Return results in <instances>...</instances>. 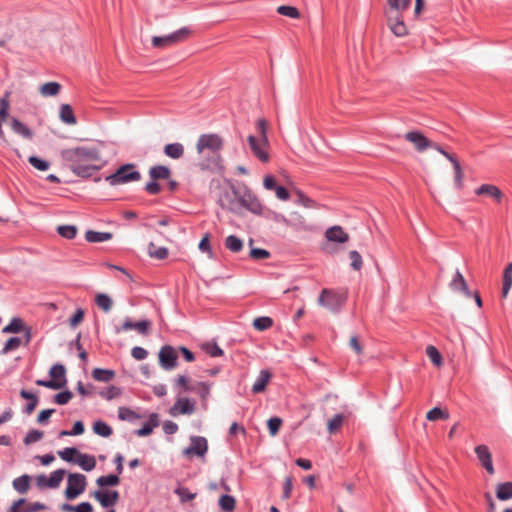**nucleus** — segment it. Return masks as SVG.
<instances>
[{
    "mask_svg": "<svg viewBox=\"0 0 512 512\" xmlns=\"http://www.w3.org/2000/svg\"><path fill=\"white\" fill-rule=\"evenodd\" d=\"M27 325L25 324L24 320L20 317H13L10 322L2 329V333L8 334H17L21 333L23 330H25V327Z\"/></svg>",
    "mask_w": 512,
    "mask_h": 512,
    "instance_id": "c756f323",
    "label": "nucleus"
},
{
    "mask_svg": "<svg viewBox=\"0 0 512 512\" xmlns=\"http://www.w3.org/2000/svg\"><path fill=\"white\" fill-rule=\"evenodd\" d=\"M75 462L85 471H91L96 466V459L92 455L79 452Z\"/></svg>",
    "mask_w": 512,
    "mask_h": 512,
    "instance_id": "473e14b6",
    "label": "nucleus"
},
{
    "mask_svg": "<svg viewBox=\"0 0 512 512\" xmlns=\"http://www.w3.org/2000/svg\"><path fill=\"white\" fill-rule=\"evenodd\" d=\"M62 89V85L56 81H50L42 84L39 88V92L44 97H53L59 94Z\"/></svg>",
    "mask_w": 512,
    "mask_h": 512,
    "instance_id": "7c9ffc66",
    "label": "nucleus"
},
{
    "mask_svg": "<svg viewBox=\"0 0 512 512\" xmlns=\"http://www.w3.org/2000/svg\"><path fill=\"white\" fill-rule=\"evenodd\" d=\"M250 257L254 260H265L270 258V252L264 248L251 247Z\"/></svg>",
    "mask_w": 512,
    "mask_h": 512,
    "instance_id": "052dcab7",
    "label": "nucleus"
},
{
    "mask_svg": "<svg viewBox=\"0 0 512 512\" xmlns=\"http://www.w3.org/2000/svg\"><path fill=\"white\" fill-rule=\"evenodd\" d=\"M426 354L435 366L439 367L443 364V357L435 346L428 345L426 347Z\"/></svg>",
    "mask_w": 512,
    "mask_h": 512,
    "instance_id": "de8ad7c7",
    "label": "nucleus"
},
{
    "mask_svg": "<svg viewBox=\"0 0 512 512\" xmlns=\"http://www.w3.org/2000/svg\"><path fill=\"white\" fill-rule=\"evenodd\" d=\"M277 13L292 19H297L300 17V12L295 6L290 5H280L277 8Z\"/></svg>",
    "mask_w": 512,
    "mask_h": 512,
    "instance_id": "09e8293b",
    "label": "nucleus"
},
{
    "mask_svg": "<svg viewBox=\"0 0 512 512\" xmlns=\"http://www.w3.org/2000/svg\"><path fill=\"white\" fill-rule=\"evenodd\" d=\"M426 418L429 421H437L440 419L446 420L449 418V414L448 412L442 410L439 407H434L433 409L427 412Z\"/></svg>",
    "mask_w": 512,
    "mask_h": 512,
    "instance_id": "864d4df0",
    "label": "nucleus"
},
{
    "mask_svg": "<svg viewBox=\"0 0 512 512\" xmlns=\"http://www.w3.org/2000/svg\"><path fill=\"white\" fill-rule=\"evenodd\" d=\"M115 377V371L109 368H94L92 378L97 382H109Z\"/></svg>",
    "mask_w": 512,
    "mask_h": 512,
    "instance_id": "bb28decb",
    "label": "nucleus"
},
{
    "mask_svg": "<svg viewBox=\"0 0 512 512\" xmlns=\"http://www.w3.org/2000/svg\"><path fill=\"white\" fill-rule=\"evenodd\" d=\"M9 512H30L29 503L26 499L21 498L12 504Z\"/></svg>",
    "mask_w": 512,
    "mask_h": 512,
    "instance_id": "0e129e2a",
    "label": "nucleus"
},
{
    "mask_svg": "<svg viewBox=\"0 0 512 512\" xmlns=\"http://www.w3.org/2000/svg\"><path fill=\"white\" fill-rule=\"evenodd\" d=\"M219 506L224 511H233L236 506L234 497L230 495H223L219 499Z\"/></svg>",
    "mask_w": 512,
    "mask_h": 512,
    "instance_id": "13d9d810",
    "label": "nucleus"
},
{
    "mask_svg": "<svg viewBox=\"0 0 512 512\" xmlns=\"http://www.w3.org/2000/svg\"><path fill=\"white\" fill-rule=\"evenodd\" d=\"M79 451L73 447H67L62 451L58 452L59 457L67 462H75V459L78 456Z\"/></svg>",
    "mask_w": 512,
    "mask_h": 512,
    "instance_id": "6e6d98bb",
    "label": "nucleus"
},
{
    "mask_svg": "<svg viewBox=\"0 0 512 512\" xmlns=\"http://www.w3.org/2000/svg\"><path fill=\"white\" fill-rule=\"evenodd\" d=\"M404 139L408 142H411L415 149L418 152H424L428 148H431L433 145V142L429 140L421 131L419 130H412L408 131L404 135Z\"/></svg>",
    "mask_w": 512,
    "mask_h": 512,
    "instance_id": "f8f14e48",
    "label": "nucleus"
},
{
    "mask_svg": "<svg viewBox=\"0 0 512 512\" xmlns=\"http://www.w3.org/2000/svg\"><path fill=\"white\" fill-rule=\"evenodd\" d=\"M217 204L224 210L238 213L237 200L232 197L231 190L224 189L218 197Z\"/></svg>",
    "mask_w": 512,
    "mask_h": 512,
    "instance_id": "dca6fc26",
    "label": "nucleus"
},
{
    "mask_svg": "<svg viewBox=\"0 0 512 512\" xmlns=\"http://www.w3.org/2000/svg\"><path fill=\"white\" fill-rule=\"evenodd\" d=\"M43 432L42 431H39V430H31L28 432V434L26 435L25 439H24V443L26 445H30L32 443H35L39 440L42 439L43 437Z\"/></svg>",
    "mask_w": 512,
    "mask_h": 512,
    "instance_id": "774afa93",
    "label": "nucleus"
},
{
    "mask_svg": "<svg viewBox=\"0 0 512 512\" xmlns=\"http://www.w3.org/2000/svg\"><path fill=\"white\" fill-rule=\"evenodd\" d=\"M65 474H66V471L64 469H58V470H55L54 472H52L47 481L48 488L59 487Z\"/></svg>",
    "mask_w": 512,
    "mask_h": 512,
    "instance_id": "49530a36",
    "label": "nucleus"
},
{
    "mask_svg": "<svg viewBox=\"0 0 512 512\" xmlns=\"http://www.w3.org/2000/svg\"><path fill=\"white\" fill-rule=\"evenodd\" d=\"M158 424L159 422L157 415L152 414L149 418V421L146 424H144V426L141 429L137 430L136 434L139 437L148 436L152 433L153 429L158 426Z\"/></svg>",
    "mask_w": 512,
    "mask_h": 512,
    "instance_id": "4c0bfd02",
    "label": "nucleus"
},
{
    "mask_svg": "<svg viewBox=\"0 0 512 512\" xmlns=\"http://www.w3.org/2000/svg\"><path fill=\"white\" fill-rule=\"evenodd\" d=\"M49 380L52 384H67L66 367L62 363H55L49 370Z\"/></svg>",
    "mask_w": 512,
    "mask_h": 512,
    "instance_id": "a211bd4d",
    "label": "nucleus"
},
{
    "mask_svg": "<svg viewBox=\"0 0 512 512\" xmlns=\"http://www.w3.org/2000/svg\"><path fill=\"white\" fill-rule=\"evenodd\" d=\"M86 477L80 473H71L68 475L65 497L67 500H74L86 489Z\"/></svg>",
    "mask_w": 512,
    "mask_h": 512,
    "instance_id": "0eeeda50",
    "label": "nucleus"
},
{
    "mask_svg": "<svg viewBox=\"0 0 512 512\" xmlns=\"http://www.w3.org/2000/svg\"><path fill=\"white\" fill-rule=\"evenodd\" d=\"M207 440L204 437L195 436L191 438V444L185 449L184 453L187 455L195 454L203 456L207 451Z\"/></svg>",
    "mask_w": 512,
    "mask_h": 512,
    "instance_id": "6ab92c4d",
    "label": "nucleus"
},
{
    "mask_svg": "<svg viewBox=\"0 0 512 512\" xmlns=\"http://www.w3.org/2000/svg\"><path fill=\"white\" fill-rule=\"evenodd\" d=\"M346 417L343 414H336L333 418L328 420L327 429L330 434H336L343 426Z\"/></svg>",
    "mask_w": 512,
    "mask_h": 512,
    "instance_id": "c9c22d12",
    "label": "nucleus"
},
{
    "mask_svg": "<svg viewBox=\"0 0 512 512\" xmlns=\"http://www.w3.org/2000/svg\"><path fill=\"white\" fill-rule=\"evenodd\" d=\"M60 158L67 168L83 179L91 178L105 164V162L93 164L102 160L97 147L78 146L62 149Z\"/></svg>",
    "mask_w": 512,
    "mask_h": 512,
    "instance_id": "f257e3e1",
    "label": "nucleus"
},
{
    "mask_svg": "<svg viewBox=\"0 0 512 512\" xmlns=\"http://www.w3.org/2000/svg\"><path fill=\"white\" fill-rule=\"evenodd\" d=\"M200 349L212 358L224 356V350L214 339L201 343Z\"/></svg>",
    "mask_w": 512,
    "mask_h": 512,
    "instance_id": "b1692460",
    "label": "nucleus"
},
{
    "mask_svg": "<svg viewBox=\"0 0 512 512\" xmlns=\"http://www.w3.org/2000/svg\"><path fill=\"white\" fill-rule=\"evenodd\" d=\"M148 255L151 258H155L158 260H164L169 255V250L167 247H157L153 242L148 244Z\"/></svg>",
    "mask_w": 512,
    "mask_h": 512,
    "instance_id": "72a5a7b5",
    "label": "nucleus"
},
{
    "mask_svg": "<svg viewBox=\"0 0 512 512\" xmlns=\"http://www.w3.org/2000/svg\"><path fill=\"white\" fill-rule=\"evenodd\" d=\"M210 237H211L210 233H208V232L205 233L199 242L198 248L201 252L208 253L209 257L212 258L213 251H212V247L210 244Z\"/></svg>",
    "mask_w": 512,
    "mask_h": 512,
    "instance_id": "4d7b16f0",
    "label": "nucleus"
},
{
    "mask_svg": "<svg viewBox=\"0 0 512 512\" xmlns=\"http://www.w3.org/2000/svg\"><path fill=\"white\" fill-rule=\"evenodd\" d=\"M93 497L98 500L102 507L107 508L115 505L119 500V493L117 491L104 492L101 490L95 491Z\"/></svg>",
    "mask_w": 512,
    "mask_h": 512,
    "instance_id": "f3484780",
    "label": "nucleus"
},
{
    "mask_svg": "<svg viewBox=\"0 0 512 512\" xmlns=\"http://www.w3.org/2000/svg\"><path fill=\"white\" fill-rule=\"evenodd\" d=\"M192 34V30L189 27H182L168 35L164 36H153L152 46L154 48H167L178 43L184 42Z\"/></svg>",
    "mask_w": 512,
    "mask_h": 512,
    "instance_id": "423d86ee",
    "label": "nucleus"
},
{
    "mask_svg": "<svg viewBox=\"0 0 512 512\" xmlns=\"http://www.w3.org/2000/svg\"><path fill=\"white\" fill-rule=\"evenodd\" d=\"M158 362L162 369L173 370L178 365V352L175 347L169 344L163 345L158 353Z\"/></svg>",
    "mask_w": 512,
    "mask_h": 512,
    "instance_id": "9b49d317",
    "label": "nucleus"
},
{
    "mask_svg": "<svg viewBox=\"0 0 512 512\" xmlns=\"http://www.w3.org/2000/svg\"><path fill=\"white\" fill-rule=\"evenodd\" d=\"M349 258L351 260V267L353 270L355 271H359L361 270L362 266H363V260H362V256L360 255V253L356 250H352L349 252Z\"/></svg>",
    "mask_w": 512,
    "mask_h": 512,
    "instance_id": "680f3d73",
    "label": "nucleus"
},
{
    "mask_svg": "<svg viewBox=\"0 0 512 512\" xmlns=\"http://www.w3.org/2000/svg\"><path fill=\"white\" fill-rule=\"evenodd\" d=\"M496 496L499 500L512 498V482H505L497 485Z\"/></svg>",
    "mask_w": 512,
    "mask_h": 512,
    "instance_id": "ea45409f",
    "label": "nucleus"
},
{
    "mask_svg": "<svg viewBox=\"0 0 512 512\" xmlns=\"http://www.w3.org/2000/svg\"><path fill=\"white\" fill-rule=\"evenodd\" d=\"M225 182L228 184L230 190H231V195L233 198H236L237 200V207L239 208V198L241 197V194L243 192V184H245L244 182H234L233 180L231 179H225Z\"/></svg>",
    "mask_w": 512,
    "mask_h": 512,
    "instance_id": "c03bdc74",
    "label": "nucleus"
},
{
    "mask_svg": "<svg viewBox=\"0 0 512 512\" xmlns=\"http://www.w3.org/2000/svg\"><path fill=\"white\" fill-rule=\"evenodd\" d=\"M347 300L348 291L344 288H324L322 289L318 298L319 304L334 314H339L342 311V308L346 304Z\"/></svg>",
    "mask_w": 512,
    "mask_h": 512,
    "instance_id": "7ed1b4c3",
    "label": "nucleus"
},
{
    "mask_svg": "<svg viewBox=\"0 0 512 512\" xmlns=\"http://www.w3.org/2000/svg\"><path fill=\"white\" fill-rule=\"evenodd\" d=\"M31 477L29 475H22L13 480V488L20 494H25L30 488Z\"/></svg>",
    "mask_w": 512,
    "mask_h": 512,
    "instance_id": "f704fd0d",
    "label": "nucleus"
},
{
    "mask_svg": "<svg viewBox=\"0 0 512 512\" xmlns=\"http://www.w3.org/2000/svg\"><path fill=\"white\" fill-rule=\"evenodd\" d=\"M113 238L111 232H99L94 230H87L85 232V240L89 243H101L109 241Z\"/></svg>",
    "mask_w": 512,
    "mask_h": 512,
    "instance_id": "a878e982",
    "label": "nucleus"
},
{
    "mask_svg": "<svg viewBox=\"0 0 512 512\" xmlns=\"http://www.w3.org/2000/svg\"><path fill=\"white\" fill-rule=\"evenodd\" d=\"M164 154L171 159H180L184 155V146L181 143H168L164 146Z\"/></svg>",
    "mask_w": 512,
    "mask_h": 512,
    "instance_id": "c85d7f7f",
    "label": "nucleus"
},
{
    "mask_svg": "<svg viewBox=\"0 0 512 512\" xmlns=\"http://www.w3.org/2000/svg\"><path fill=\"white\" fill-rule=\"evenodd\" d=\"M411 1L412 0H387V3L390 8L397 13H403L410 7Z\"/></svg>",
    "mask_w": 512,
    "mask_h": 512,
    "instance_id": "603ef678",
    "label": "nucleus"
},
{
    "mask_svg": "<svg viewBox=\"0 0 512 512\" xmlns=\"http://www.w3.org/2000/svg\"><path fill=\"white\" fill-rule=\"evenodd\" d=\"M387 24L396 37L408 35V28L403 20L402 13H397L395 16H388Z\"/></svg>",
    "mask_w": 512,
    "mask_h": 512,
    "instance_id": "ddd939ff",
    "label": "nucleus"
},
{
    "mask_svg": "<svg viewBox=\"0 0 512 512\" xmlns=\"http://www.w3.org/2000/svg\"><path fill=\"white\" fill-rule=\"evenodd\" d=\"M475 453L482 467H484L490 475H493L495 470L489 448L486 445H478L475 447Z\"/></svg>",
    "mask_w": 512,
    "mask_h": 512,
    "instance_id": "4468645a",
    "label": "nucleus"
},
{
    "mask_svg": "<svg viewBox=\"0 0 512 512\" xmlns=\"http://www.w3.org/2000/svg\"><path fill=\"white\" fill-rule=\"evenodd\" d=\"M273 319L269 316H260L253 320V327L257 331H266L273 326Z\"/></svg>",
    "mask_w": 512,
    "mask_h": 512,
    "instance_id": "a19ab883",
    "label": "nucleus"
},
{
    "mask_svg": "<svg viewBox=\"0 0 512 512\" xmlns=\"http://www.w3.org/2000/svg\"><path fill=\"white\" fill-rule=\"evenodd\" d=\"M325 238L327 242L343 244L348 242L349 234L341 226L334 225L325 231Z\"/></svg>",
    "mask_w": 512,
    "mask_h": 512,
    "instance_id": "2eb2a0df",
    "label": "nucleus"
},
{
    "mask_svg": "<svg viewBox=\"0 0 512 512\" xmlns=\"http://www.w3.org/2000/svg\"><path fill=\"white\" fill-rule=\"evenodd\" d=\"M59 118L66 125H75L77 118L70 104H62L59 110Z\"/></svg>",
    "mask_w": 512,
    "mask_h": 512,
    "instance_id": "393cba45",
    "label": "nucleus"
},
{
    "mask_svg": "<svg viewBox=\"0 0 512 512\" xmlns=\"http://www.w3.org/2000/svg\"><path fill=\"white\" fill-rule=\"evenodd\" d=\"M272 377L273 373L270 369H262L253 384H268Z\"/></svg>",
    "mask_w": 512,
    "mask_h": 512,
    "instance_id": "69168bd1",
    "label": "nucleus"
},
{
    "mask_svg": "<svg viewBox=\"0 0 512 512\" xmlns=\"http://www.w3.org/2000/svg\"><path fill=\"white\" fill-rule=\"evenodd\" d=\"M56 231L61 237L72 240L77 236L78 228L76 225H59Z\"/></svg>",
    "mask_w": 512,
    "mask_h": 512,
    "instance_id": "58836bf2",
    "label": "nucleus"
},
{
    "mask_svg": "<svg viewBox=\"0 0 512 512\" xmlns=\"http://www.w3.org/2000/svg\"><path fill=\"white\" fill-rule=\"evenodd\" d=\"M28 163L39 171H47L50 168V162L42 159L36 155H31L28 158Z\"/></svg>",
    "mask_w": 512,
    "mask_h": 512,
    "instance_id": "79ce46f5",
    "label": "nucleus"
},
{
    "mask_svg": "<svg viewBox=\"0 0 512 512\" xmlns=\"http://www.w3.org/2000/svg\"><path fill=\"white\" fill-rule=\"evenodd\" d=\"M21 338L18 336H12L6 340L2 350L0 351L1 355H5L10 351L16 350L21 346Z\"/></svg>",
    "mask_w": 512,
    "mask_h": 512,
    "instance_id": "37998d69",
    "label": "nucleus"
},
{
    "mask_svg": "<svg viewBox=\"0 0 512 512\" xmlns=\"http://www.w3.org/2000/svg\"><path fill=\"white\" fill-rule=\"evenodd\" d=\"M223 147V139L218 134L210 133L200 135L196 144L197 152L201 153L207 149L211 151L212 155L206 160L200 162L199 167L202 170H208L211 172H223L225 170V166L220 153Z\"/></svg>",
    "mask_w": 512,
    "mask_h": 512,
    "instance_id": "f03ea898",
    "label": "nucleus"
},
{
    "mask_svg": "<svg viewBox=\"0 0 512 512\" xmlns=\"http://www.w3.org/2000/svg\"><path fill=\"white\" fill-rule=\"evenodd\" d=\"M95 303L104 312H108L111 309L112 304H113L110 296L105 293L97 294L95 297Z\"/></svg>",
    "mask_w": 512,
    "mask_h": 512,
    "instance_id": "a18cd8bd",
    "label": "nucleus"
},
{
    "mask_svg": "<svg viewBox=\"0 0 512 512\" xmlns=\"http://www.w3.org/2000/svg\"><path fill=\"white\" fill-rule=\"evenodd\" d=\"M171 169L165 165H154L149 169L150 181L145 184L144 190L150 195H157L162 191L158 181L168 180L171 177Z\"/></svg>",
    "mask_w": 512,
    "mask_h": 512,
    "instance_id": "39448f33",
    "label": "nucleus"
},
{
    "mask_svg": "<svg viewBox=\"0 0 512 512\" xmlns=\"http://www.w3.org/2000/svg\"><path fill=\"white\" fill-rule=\"evenodd\" d=\"M476 195H486L493 198L497 203H500L503 197V192L493 184H482L475 190Z\"/></svg>",
    "mask_w": 512,
    "mask_h": 512,
    "instance_id": "4be33fe9",
    "label": "nucleus"
},
{
    "mask_svg": "<svg viewBox=\"0 0 512 512\" xmlns=\"http://www.w3.org/2000/svg\"><path fill=\"white\" fill-rule=\"evenodd\" d=\"M11 128L13 131L22 137L31 140L33 138V131L25 125L23 122H21L19 119L13 117L11 119Z\"/></svg>",
    "mask_w": 512,
    "mask_h": 512,
    "instance_id": "cd10ccee",
    "label": "nucleus"
},
{
    "mask_svg": "<svg viewBox=\"0 0 512 512\" xmlns=\"http://www.w3.org/2000/svg\"><path fill=\"white\" fill-rule=\"evenodd\" d=\"M85 316V311L82 308H77L72 316L69 318V325L72 328L77 327L83 320Z\"/></svg>",
    "mask_w": 512,
    "mask_h": 512,
    "instance_id": "e2e57ef3",
    "label": "nucleus"
},
{
    "mask_svg": "<svg viewBox=\"0 0 512 512\" xmlns=\"http://www.w3.org/2000/svg\"><path fill=\"white\" fill-rule=\"evenodd\" d=\"M431 148L435 149L440 154H442L452 164L453 170H454L455 187L458 190H461L463 188L464 173H463L461 164H460L459 160L457 159V157L454 154L446 151L441 145H439L437 143L433 142V145Z\"/></svg>",
    "mask_w": 512,
    "mask_h": 512,
    "instance_id": "9d476101",
    "label": "nucleus"
},
{
    "mask_svg": "<svg viewBox=\"0 0 512 512\" xmlns=\"http://www.w3.org/2000/svg\"><path fill=\"white\" fill-rule=\"evenodd\" d=\"M141 179L140 172L133 163H126L119 166L116 171L105 177L110 185L125 184L129 182L139 181Z\"/></svg>",
    "mask_w": 512,
    "mask_h": 512,
    "instance_id": "20e7f679",
    "label": "nucleus"
},
{
    "mask_svg": "<svg viewBox=\"0 0 512 512\" xmlns=\"http://www.w3.org/2000/svg\"><path fill=\"white\" fill-rule=\"evenodd\" d=\"M296 195L298 197L297 203L303 205L306 208H314L317 203L312 198L308 197L303 191L296 190Z\"/></svg>",
    "mask_w": 512,
    "mask_h": 512,
    "instance_id": "bf43d9fd",
    "label": "nucleus"
},
{
    "mask_svg": "<svg viewBox=\"0 0 512 512\" xmlns=\"http://www.w3.org/2000/svg\"><path fill=\"white\" fill-rule=\"evenodd\" d=\"M152 329V322L149 319H141L138 321H133L130 317H126L123 323L118 326H114V333L120 334L124 331L136 330L139 334L143 336H147L150 334Z\"/></svg>",
    "mask_w": 512,
    "mask_h": 512,
    "instance_id": "1a4fd4ad",
    "label": "nucleus"
},
{
    "mask_svg": "<svg viewBox=\"0 0 512 512\" xmlns=\"http://www.w3.org/2000/svg\"><path fill=\"white\" fill-rule=\"evenodd\" d=\"M512 287V262L508 263L503 271L501 295L506 298Z\"/></svg>",
    "mask_w": 512,
    "mask_h": 512,
    "instance_id": "2f4dec72",
    "label": "nucleus"
},
{
    "mask_svg": "<svg viewBox=\"0 0 512 512\" xmlns=\"http://www.w3.org/2000/svg\"><path fill=\"white\" fill-rule=\"evenodd\" d=\"M247 141L253 155L256 158H258L263 163L269 161V153L260 146L258 139L254 135H249Z\"/></svg>",
    "mask_w": 512,
    "mask_h": 512,
    "instance_id": "5701e85b",
    "label": "nucleus"
},
{
    "mask_svg": "<svg viewBox=\"0 0 512 512\" xmlns=\"http://www.w3.org/2000/svg\"><path fill=\"white\" fill-rule=\"evenodd\" d=\"M225 247L233 253H238L243 249V241L236 235H229L225 239Z\"/></svg>",
    "mask_w": 512,
    "mask_h": 512,
    "instance_id": "e433bc0d",
    "label": "nucleus"
},
{
    "mask_svg": "<svg viewBox=\"0 0 512 512\" xmlns=\"http://www.w3.org/2000/svg\"><path fill=\"white\" fill-rule=\"evenodd\" d=\"M240 208H244L255 215H262L263 213V206L260 200L246 184H243V192L239 198Z\"/></svg>",
    "mask_w": 512,
    "mask_h": 512,
    "instance_id": "6e6552de",
    "label": "nucleus"
},
{
    "mask_svg": "<svg viewBox=\"0 0 512 512\" xmlns=\"http://www.w3.org/2000/svg\"><path fill=\"white\" fill-rule=\"evenodd\" d=\"M175 493L179 496L181 502L191 501L196 497L195 493L190 492L185 487H178Z\"/></svg>",
    "mask_w": 512,
    "mask_h": 512,
    "instance_id": "338daca9",
    "label": "nucleus"
},
{
    "mask_svg": "<svg viewBox=\"0 0 512 512\" xmlns=\"http://www.w3.org/2000/svg\"><path fill=\"white\" fill-rule=\"evenodd\" d=\"M450 288L454 291L464 293L468 298L472 296V291L468 288L467 282L459 270L455 272L452 281L450 282Z\"/></svg>",
    "mask_w": 512,
    "mask_h": 512,
    "instance_id": "aec40b11",
    "label": "nucleus"
},
{
    "mask_svg": "<svg viewBox=\"0 0 512 512\" xmlns=\"http://www.w3.org/2000/svg\"><path fill=\"white\" fill-rule=\"evenodd\" d=\"M195 411V404L188 398H179L174 406L170 409V414H192Z\"/></svg>",
    "mask_w": 512,
    "mask_h": 512,
    "instance_id": "412c9836",
    "label": "nucleus"
},
{
    "mask_svg": "<svg viewBox=\"0 0 512 512\" xmlns=\"http://www.w3.org/2000/svg\"><path fill=\"white\" fill-rule=\"evenodd\" d=\"M99 394L106 400H112L121 395V389L119 386H106Z\"/></svg>",
    "mask_w": 512,
    "mask_h": 512,
    "instance_id": "8fccbe9b",
    "label": "nucleus"
},
{
    "mask_svg": "<svg viewBox=\"0 0 512 512\" xmlns=\"http://www.w3.org/2000/svg\"><path fill=\"white\" fill-rule=\"evenodd\" d=\"M93 431L102 437H109L112 435V428L102 421H96L93 424Z\"/></svg>",
    "mask_w": 512,
    "mask_h": 512,
    "instance_id": "3c124183",
    "label": "nucleus"
},
{
    "mask_svg": "<svg viewBox=\"0 0 512 512\" xmlns=\"http://www.w3.org/2000/svg\"><path fill=\"white\" fill-rule=\"evenodd\" d=\"M120 482V479L117 475H106V476H100L97 480H96V483L100 486V487H105V486H116L118 485Z\"/></svg>",
    "mask_w": 512,
    "mask_h": 512,
    "instance_id": "5fc2aeb1",
    "label": "nucleus"
}]
</instances>
